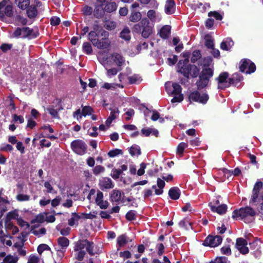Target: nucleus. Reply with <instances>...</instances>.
Returning a JSON list of instances; mask_svg holds the SVG:
<instances>
[{
	"label": "nucleus",
	"instance_id": "obj_34",
	"mask_svg": "<svg viewBox=\"0 0 263 263\" xmlns=\"http://www.w3.org/2000/svg\"><path fill=\"white\" fill-rule=\"evenodd\" d=\"M18 259L17 256H13L9 254L5 256L2 263H17Z\"/></svg>",
	"mask_w": 263,
	"mask_h": 263
},
{
	"label": "nucleus",
	"instance_id": "obj_19",
	"mask_svg": "<svg viewBox=\"0 0 263 263\" xmlns=\"http://www.w3.org/2000/svg\"><path fill=\"white\" fill-rule=\"evenodd\" d=\"M234 42L230 37L226 38L220 44V48L223 50L228 51L234 46Z\"/></svg>",
	"mask_w": 263,
	"mask_h": 263
},
{
	"label": "nucleus",
	"instance_id": "obj_9",
	"mask_svg": "<svg viewBox=\"0 0 263 263\" xmlns=\"http://www.w3.org/2000/svg\"><path fill=\"white\" fill-rule=\"evenodd\" d=\"M248 245L247 241L241 237L236 239L235 247L240 253L243 255H246L249 253V248L247 247Z\"/></svg>",
	"mask_w": 263,
	"mask_h": 263
},
{
	"label": "nucleus",
	"instance_id": "obj_55",
	"mask_svg": "<svg viewBox=\"0 0 263 263\" xmlns=\"http://www.w3.org/2000/svg\"><path fill=\"white\" fill-rule=\"evenodd\" d=\"M50 249L48 245L44 243L40 245L37 248V252L41 254L45 250H49Z\"/></svg>",
	"mask_w": 263,
	"mask_h": 263
},
{
	"label": "nucleus",
	"instance_id": "obj_43",
	"mask_svg": "<svg viewBox=\"0 0 263 263\" xmlns=\"http://www.w3.org/2000/svg\"><path fill=\"white\" fill-rule=\"evenodd\" d=\"M95 214H96V213L94 211L93 212V214L91 212H90L89 213H81L79 214L80 215V219L84 218L86 219H92L96 217Z\"/></svg>",
	"mask_w": 263,
	"mask_h": 263
},
{
	"label": "nucleus",
	"instance_id": "obj_51",
	"mask_svg": "<svg viewBox=\"0 0 263 263\" xmlns=\"http://www.w3.org/2000/svg\"><path fill=\"white\" fill-rule=\"evenodd\" d=\"M123 152L121 149L116 148L110 150L108 153V156L109 157L112 158L117 156L118 155H122Z\"/></svg>",
	"mask_w": 263,
	"mask_h": 263
},
{
	"label": "nucleus",
	"instance_id": "obj_35",
	"mask_svg": "<svg viewBox=\"0 0 263 263\" xmlns=\"http://www.w3.org/2000/svg\"><path fill=\"white\" fill-rule=\"evenodd\" d=\"M129 153L132 156H134L136 155L139 156L141 154L140 147L136 145H133L130 147Z\"/></svg>",
	"mask_w": 263,
	"mask_h": 263
},
{
	"label": "nucleus",
	"instance_id": "obj_25",
	"mask_svg": "<svg viewBox=\"0 0 263 263\" xmlns=\"http://www.w3.org/2000/svg\"><path fill=\"white\" fill-rule=\"evenodd\" d=\"M19 215L16 210L8 212L6 216L5 223L10 221L12 219L16 220L18 217Z\"/></svg>",
	"mask_w": 263,
	"mask_h": 263
},
{
	"label": "nucleus",
	"instance_id": "obj_38",
	"mask_svg": "<svg viewBox=\"0 0 263 263\" xmlns=\"http://www.w3.org/2000/svg\"><path fill=\"white\" fill-rule=\"evenodd\" d=\"M49 107H53L55 108V109L59 111H60L61 110L63 109V107L62 105L61 100L58 98L55 99L53 101L52 105L49 106Z\"/></svg>",
	"mask_w": 263,
	"mask_h": 263
},
{
	"label": "nucleus",
	"instance_id": "obj_49",
	"mask_svg": "<svg viewBox=\"0 0 263 263\" xmlns=\"http://www.w3.org/2000/svg\"><path fill=\"white\" fill-rule=\"evenodd\" d=\"M172 86L173 88V90L172 91L173 94L175 95L181 94L182 88L179 84L174 83L172 84Z\"/></svg>",
	"mask_w": 263,
	"mask_h": 263
},
{
	"label": "nucleus",
	"instance_id": "obj_60",
	"mask_svg": "<svg viewBox=\"0 0 263 263\" xmlns=\"http://www.w3.org/2000/svg\"><path fill=\"white\" fill-rule=\"evenodd\" d=\"M12 48V44L3 43L0 46V49L4 52H7Z\"/></svg>",
	"mask_w": 263,
	"mask_h": 263
},
{
	"label": "nucleus",
	"instance_id": "obj_64",
	"mask_svg": "<svg viewBox=\"0 0 263 263\" xmlns=\"http://www.w3.org/2000/svg\"><path fill=\"white\" fill-rule=\"evenodd\" d=\"M22 35V28L17 27L13 33L12 37L18 38Z\"/></svg>",
	"mask_w": 263,
	"mask_h": 263
},
{
	"label": "nucleus",
	"instance_id": "obj_48",
	"mask_svg": "<svg viewBox=\"0 0 263 263\" xmlns=\"http://www.w3.org/2000/svg\"><path fill=\"white\" fill-rule=\"evenodd\" d=\"M45 221V217L42 213L38 214L35 217V218L31 220V223H35L36 222L43 223Z\"/></svg>",
	"mask_w": 263,
	"mask_h": 263
},
{
	"label": "nucleus",
	"instance_id": "obj_22",
	"mask_svg": "<svg viewBox=\"0 0 263 263\" xmlns=\"http://www.w3.org/2000/svg\"><path fill=\"white\" fill-rule=\"evenodd\" d=\"M27 16L30 18H35L37 15V10L35 5H29L27 9Z\"/></svg>",
	"mask_w": 263,
	"mask_h": 263
},
{
	"label": "nucleus",
	"instance_id": "obj_63",
	"mask_svg": "<svg viewBox=\"0 0 263 263\" xmlns=\"http://www.w3.org/2000/svg\"><path fill=\"white\" fill-rule=\"evenodd\" d=\"M13 149V146L9 144H7L5 145L0 146L1 152H11Z\"/></svg>",
	"mask_w": 263,
	"mask_h": 263
},
{
	"label": "nucleus",
	"instance_id": "obj_6",
	"mask_svg": "<svg viewBox=\"0 0 263 263\" xmlns=\"http://www.w3.org/2000/svg\"><path fill=\"white\" fill-rule=\"evenodd\" d=\"M239 70L241 72H246L247 74H251L256 70V65L250 60L245 59L240 61Z\"/></svg>",
	"mask_w": 263,
	"mask_h": 263
},
{
	"label": "nucleus",
	"instance_id": "obj_21",
	"mask_svg": "<svg viewBox=\"0 0 263 263\" xmlns=\"http://www.w3.org/2000/svg\"><path fill=\"white\" fill-rule=\"evenodd\" d=\"M171 27L169 25L163 26L159 31L160 36L163 39H167L171 33Z\"/></svg>",
	"mask_w": 263,
	"mask_h": 263
},
{
	"label": "nucleus",
	"instance_id": "obj_1",
	"mask_svg": "<svg viewBox=\"0 0 263 263\" xmlns=\"http://www.w3.org/2000/svg\"><path fill=\"white\" fill-rule=\"evenodd\" d=\"M214 75V68L210 67H202L201 71L199 72V79L196 82L197 90L191 92L189 96L190 102H198L205 104L209 99V96L206 92L201 95L199 91L206 88L209 84L211 78Z\"/></svg>",
	"mask_w": 263,
	"mask_h": 263
},
{
	"label": "nucleus",
	"instance_id": "obj_8",
	"mask_svg": "<svg viewBox=\"0 0 263 263\" xmlns=\"http://www.w3.org/2000/svg\"><path fill=\"white\" fill-rule=\"evenodd\" d=\"M222 241V238L219 235L213 236L209 235L204 239L203 245L204 246L215 247L219 246Z\"/></svg>",
	"mask_w": 263,
	"mask_h": 263
},
{
	"label": "nucleus",
	"instance_id": "obj_53",
	"mask_svg": "<svg viewBox=\"0 0 263 263\" xmlns=\"http://www.w3.org/2000/svg\"><path fill=\"white\" fill-rule=\"evenodd\" d=\"M208 16L210 17L213 16L216 20L221 21L222 20L223 16L217 11H210L208 13Z\"/></svg>",
	"mask_w": 263,
	"mask_h": 263
},
{
	"label": "nucleus",
	"instance_id": "obj_56",
	"mask_svg": "<svg viewBox=\"0 0 263 263\" xmlns=\"http://www.w3.org/2000/svg\"><path fill=\"white\" fill-rule=\"evenodd\" d=\"M140 79V77L138 74H135L132 76L128 77L129 83L130 84H133L136 83V82Z\"/></svg>",
	"mask_w": 263,
	"mask_h": 263
},
{
	"label": "nucleus",
	"instance_id": "obj_23",
	"mask_svg": "<svg viewBox=\"0 0 263 263\" xmlns=\"http://www.w3.org/2000/svg\"><path fill=\"white\" fill-rule=\"evenodd\" d=\"M28 20L20 15H16L13 17V23L15 26H25L27 24Z\"/></svg>",
	"mask_w": 263,
	"mask_h": 263
},
{
	"label": "nucleus",
	"instance_id": "obj_7",
	"mask_svg": "<svg viewBox=\"0 0 263 263\" xmlns=\"http://www.w3.org/2000/svg\"><path fill=\"white\" fill-rule=\"evenodd\" d=\"M70 146L72 151L78 155H83L86 153L87 146L82 140H73Z\"/></svg>",
	"mask_w": 263,
	"mask_h": 263
},
{
	"label": "nucleus",
	"instance_id": "obj_57",
	"mask_svg": "<svg viewBox=\"0 0 263 263\" xmlns=\"http://www.w3.org/2000/svg\"><path fill=\"white\" fill-rule=\"evenodd\" d=\"M227 258L224 256L216 257L214 260L211 261L209 263H228Z\"/></svg>",
	"mask_w": 263,
	"mask_h": 263
},
{
	"label": "nucleus",
	"instance_id": "obj_18",
	"mask_svg": "<svg viewBox=\"0 0 263 263\" xmlns=\"http://www.w3.org/2000/svg\"><path fill=\"white\" fill-rule=\"evenodd\" d=\"M168 194L171 199L176 200L180 198V190L176 186L172 187L169 190Z\"/></svg>",
	"mask_w": 263,
	"mask_h": 263
},
{
	"label": "nucleus",
	"instance_id": "obj_54",
	"mask_svg": "<svg viewBox=\"0 0 263 263\" xmlns=\"http://www.w3.org/2000/svg\"><path fill=\"white\" fill-rule=\"evenodd\" d=\"M148 19L151 21L152 22H154L156 21V11L154 10H149L148 11L147 13Z\"/></svg>",
	"mask_w": 263,
	"mask_h": 263
},
{
	"label": "nucleus",
	"instance_id": "obj_36",
	"mask_svg": "<svg viewBox=\"0 0 263 263\" xmlns=\"http://www.w3.org/2000/svg\"><path fill=\"white\" fill-rule=\"evenodd\" d=\"M105 11L112 12L117 9V5L115 2H110L106 4L104 8Z\"/></svg>",
	"mask_w": 263,
	"mask_h": 263
},
{
	"label": "nucleus",
	"instance_id": "obj_40",
	"mask_svg": "<svg viewBox=\"0 0 263 263\" xmlns=\"http://www.w3.org/2000/svg\"><path fill=\"white\" fill-rule=\"evenodd\" d=\"M83 51L87 54H90L92 52V48L91 44L89 42H84L82 46Z\"/></svg>",
	"mask_w": 263,
	"mask_h": 263
},
{
	"label": "nucleus",
	"instance_id": "obj_61",
	"mask_svg": "<svg viewBox=\"0 0 263 263\" xmlns=\"http://www.w3.org/2000/svg\"><path fill=\"white\" fill-rule=\"evenodd\" d=\"M232 77L238 84H239L243 79V76L238 72L233 73L232 75Z\"/></svg>",
	"mask_w": 263,
	"mask_h": 263
},
{
	"label": "nucleus",
	"instance_id": "obj_12",
	"mask_svg": "<svg viewBox=\"0 0 263 263\" xmlns=\"http://www.w3.org/2000/svg\"><path fill=\"white\" fill-rule=\"evenodd\" d=\"M262 186V183L261 181L257 182L253 187L252 191V196L250 199V203H254L257 201L259 197V193L260 189Z\"/></svg>",
	"mask_w": 263,
	"mask_h": 263
},
{
	"label": "nucleus",
	"instance_id": "obj_10",
	"mask_svg": "<svg viewBox=\"0 0 263 263\" xmlns=\"http://www.w3.org/2000/svg\"><path fill=\"white\" fill-rule=\"evenodd\" d=\"M229 74L228 72H223L220 73L219 76L215 79L219 84L218 88L224 90L226 88L229 87L227 84V81Z\"/></svg>",
	"mask_w": 263,
	"mask_h": 263
},
{
	"label": "nucleus",
	"instance_id": "obj_4",
	"mask_svg": "<svg viewBox=\"0 0 263 263\" xmlns=\"http://www.w3.org/2000/svg\"><path fill=\"white\" fill-rule=\"evenodd\" d=\"M133 33L141 34L145 39L148 38L153 32V26L147 17H143L139 22L135 24L132 28Z\"/></svg>",
	"mask_w": 263,
	"mask_h": 263
},
{
	"label": "nucleus",
	"instance_id": "obj_50",
	"mask_svg": "<svg viewBox=\"0 0 263 263\" xmlns=\"http://www.w3.org/2000/svg\"><path fill=\"white\" fill-rule=\"evenodd\" d=\"M122 174L120 169L113 168L111 170L110 176L111 177L116 180L120 178V176Z\"/></svg>",
	"mask_w": 263,
	"mask_h": 263
},
{
	"label": "nucleus",
	"instance_id": "obj_14",
	"mask_svg": "<svg viewBox=\"0 0 263 263\" xmlns=\"http://www.w3.org/2000/svg\"><path fill=\"white\" fill-rule=\"evenodd\" d=\"M143 18H142V14L140 12L137 10L130 9V13L129 16V22L133 23H138Z\"/></svg>",
	"mask_w": 263,
	"mask_h": 263
},
{
	"label": "nucleus",
	"instance_id": "obj_13",
	"mask_svg": "<svg viewBox=\"0 0 263 263\" xmlns=\"http://www.w3.org/2000/svg\"><path fill=\"white\" fill-rule=\"evenodd\" d=\"M13 15V6L12 5H8L5 7L4 10L0 11V20L4 22L5 15L7 17H12Z\"/></svg>",
	"mask_w": 263,
	"mask_h": 263
},
{
	"label": "nucleus",
	"instance_id": "obj_46",
	"mask_svg": "<svg viewBox=\"0 0 263 263\" xmlns=\"http://www.w3.org/2000/svg\"><path fill=\"white\" fill-rule=\"evenodd\" d=\"M125 218L128 221H133L136 219V211L130 210L125 215Z\"/></svg>",
	"mask_w": 263,
	"mask_h": 263
},
{
	"label": "nucleus",
	"instance_id": "obj_26",
	"mask_svg": "<svg viewBox=\"0 0 263 263\" xmlns=\"http://www.w3.org/2000/svg\"><path fill=\"white\" fill-rule=\"evenodd\" d=\"M118 112L119 110L117 108L114 109H111L110 116L108 117L105 122V124L108 127L110 126L112 121L116 118V114Z\"/></svg>",
	"mask_w": 263,
	"mask_h": 263
},
{
	"label": "nucleus",
	"instance_id": "obj_59",
	"mask_svg": "<svg viewBox=\"0 0 263 263\" xmlns=\"http://www.w3.org/2000/svg\"><path fill=\"white\" fill-rule=\"evenodd\" d=\"M16 199L19 201H28L30 199V196L28 195L19 194L16 196Z\"/></svg>",
	"mask_w": 263,
	"mask_h": 263
},
{
	"label": "nucleus",
	"instance_id": "obj_52",
	"mask_svg": "<svg viewBox=\"0 0 263 263\" xmlns=\"http://www.w3.org/2000/svg\"><path fill=\"white\" fill-rule=\"evenodd\" d=\"M213 58L211 56L204 57L203 59V67H209L213 62Z\"/></svg>",
	"mask_w": 263,
	"mask_h": 263
},
{
	"label": "nucleus",
	"instance_id": "obj_62",
	"mask_svg": "<svg viewBox=\"0 0 263 263\" xmlns=\"http://www.w3.org/2000/svg\"><path fill=\"white\" fill-rule=\"evenodd\" d=\"M83 14L85 15H90L92 14V8L88 6H85L83 9Z\"/></svg>",
	"mask_w": 263,
	"mask_h": 263
},
{
	"label": "nucleus",
	"instance_id": "obj_32",
	"mask_svg": "<svg viewBox=\"0 0 263 263\" xmlns=\"http://www.w3.org/2000/svg\"><path fill=\"white\" fill-rule=\"evenodd\" d=\"M15 3L20 9L25 10L30 5V0H15Z\"/></svg>",
	"mask_w": 263,
	"mask_h": 263
},
{
	"label": "nucleus",
	"instance_id": "obj_11",
	"mask_svg": "<svg viewBox=\"0 0 263 263\" xmlns=\"http://www.w3.org/2000/svg\"><path fill=\"white\" fill-rule=\"evenodd\" d=\"M99 185L102 191L105 189H111L114 187V184L111 179L108 177L103 178L100 180Z\"/></svg>",
	"mask_w": 263,
	"mask_h": 263
},
{
	"label": "nucleus",
	"instance_id": "obj_27",
	"mask_svg": "<svg viewBox=\"0 0 263 263\" xmlns=\"http://www.w3.org/2000/svg\"><path fill=\"white\" fill-rule=\"evenodd\" d=\"M103 22L104 23V27L107 30H114L117 27V23L115 21L107 20L104 18Z\"/></svg>",
	"mask_w": 263,
	"mask_h": 263
},
{
	"label": "nucleus",
	"instance_id": "obj_5",
	"mask_svg": "<svg viewBox=\"0 0 263 263\" xmlns=\"http://www.w3.org/2000/svg\"><path fill=\"white\" fill-rule=\"evenodd\" d=\"M256 215V212L253 208L247 206L245 208H241L239 209L234 210L232 213V218L234 219L240 218L245 222L249 223L254 220V216Z\"/></svg>",
	"mask_w": 263,
	"mask_h": 263
},
{
	"label": "nucleus",
	"instance_id": "obj_47",
	"mask_svg": "<svg viewBox=\"0 0 263 263\" xmlns=\"http://www.w3.org/2000/svg\"><path fill=\"white\" fill-rule=\"evenodd\" d=\"M93 112L92 108L90 106H85L83 107L82 110V115L85 117L87 115H90Z\"/></svg>",
	"mask_w": 263,
	"mask_h": 263
},
{
	"label": "nucleus",
	"instance_id": "obj_30",
	"mask_svg": "<svg viewBox=\"0 0 263 263\" xmlns=\"http://www.w3.org/2000/svg\"><path fill=\"white\" fill-rule=\"evenodd\" d=\"M111 56L113 61L118 66H121L123 65L124 62V60L121 54L118 53H114Z\"/></svg>",
	"mask_w": 263,
	"mask_h": 263
},
{
	"label": "nucleus",
	"instance_id": "obj_41",
	"mask_svg": "<svg viewBox=\"0 0 263 263\" xmlns=\"http://www.w3.org/2000/svg\"><path fill=\"white\" fill-rule=\"evenodd\" d=\"M201 58V52L199 50H195L192 53V57L191 59V62L192 63H196Z\"/></svg>",
	"mask_w": 263,
	"mask_h": 263
},
{
	"label": "nucleus",
	"instance_id": "obj_42",
	"mask_svg": "<svg viewBox=\"0 0 263 263\" xmlns=\"http://www.w3.org/2000/svg\"><path fill=\"white\" fill-rule=\"evenodd\" d=\"M188 144L186 143H180L177 147L176 153L180 155H183L184 151V149L186 148Z\"/></svg>",
	"mask_w": 263,
	"mask_h": 263
},
{
	"label": "nucleus",
	"instance_id": "obj_17",
	"mask_svg": "<svg viewBox=\"0 0 263 263\" xmlns=\"http://www.w3.org/2000/svg\"><path fill=\"white\" fill-rule=\"evenodd\" d=\"M176 5L174 0H167L165 5V12L172 14L175 11Z\"/></svg>",
	"mask_w": 263,
	"mask_h": 263
},
{
	"label": "nucleus",
	"instance_id": "obj_16",
	"mask_svg": "<svg viewBox=\"0 0 263 263\" xmlns=\"http://www.w3.org/2000/svg\"><path fill=\"white\" fill-rule=\"evenodd\" d=\"M122 193L119 190H113L110 194V200L112 202L119 203L122 198Z\"/></svg>",
	"mask_w": 263,
	"mask_h": 263
},
{
	"label": "nucleus",
	"instance_id": "obj_28",
	"mask_svg": "<svg viewBox=\"0 0 263 263\" xmlns=\"http://www.w3.org/2000/svg\"><path fill=\"white\" fill-rule=\"evenodd\" d=\"M204 45L208 49H210L214 47V39L210 34H206L204 36Z\"/></svg>",
	"mask_w": 263,
	"mask_h": 263
},
{
	"label": "nucleus",
	"instance_id": "obj_45",
	"mask_svg": "<svg viewBox=\"0 0 263 263\" xmlns=\"http://www.w3.org/2000/svg\"><path fill=\"white\" fill-rule=\"evenodd\" d=\"M47 110L48 111L49 114L53 118L59 119L60 117L59 115V111L55 109L53 107H48L47 108Z\"/></svg>",
	"mask_w": 263,
	"mask_h": 263
},
{
	"label": "nucleus",
	"instance_id": "obj_15",
	"mask_svg": "<svg viewBox=\"0 0 263 263\" xmlns=\"http://www.w3.org/2000/svg\"><path fill=\"white\" fill-rule=\"evenodd\" d=\"M211 210L213 212H216L219 214H224L227 210V205L226 204H221L218 206L213 205L212 203H209Z\"/></svg>",
	"mask_w": 263,
	"mask_h": 263
},
{
	"label": "nucleus",
	"instance_id": "obj_3",
	"mask_svg": "<svg viewBox=\"0 0 263 263\" xmlns=\"http://www.w3.org/2000/svg\"><path fill=\"white\" fill-rule=\"evenodd\" d=\"M189 58H185L184 60H180L177 64V72L182 74L184 77L197 78L199 74L200 69L194 64H189Z\"/></svg>",
	"mask_w": 263,
	"mask_h": 263
},
{
	"label": "nucleus",
	"instance_id": "obj_20",
	"mask_svg": "<svg viewBox=\"0 0 263 263\" xmlns=\"http://www.w3.org/2000/svg\"><path fill=\"white\" fill-rule=\"evenodd\" d=\"M33 30L32 29H30L28 27H22V38H27L29 37H32L35 38L37 36V34L33 33Z\"/></svg>",
	"mask_w": 263,
	"mask_h": 263
},
{
	"label": "nucleus",
	"instance_id": "obj_24",
	"mask_svg": "<svg viewBox=\"0 0 263 263\" xmlns=\"http://www.w3.org/2000/svg\"><path fill=\"white\" fill-rule=\"evenodd\" d=\"M72 217L68 220V224L72 227L74 225H78V221L80 219V215L76 212H73L71 213Z\"/></svg>",
	"mask_w": 263,
	"mask_h": 263
},
{
	"label": "nucleus",
	"instance_id": "obj_39",
	"mask_svg": "<svg viewBox=\"0 0 263 263\" xmlns=\"http://www.w3.org/2000/svg\"><path fill=\"white\" fill-rule=\"evenodd\" d=\"M105 12V10L103 8L100 7H96L93 10V15L97 18H101Z\"/></svg>",
	"mask_w": 263,
	"mask_h": 263
},
{
	"label": "nucleus",
	"instance_id": "obj_33",
	"mask_svg": "<svg viewBox=\"0 0 263 263\" xmlns=\"http://www.w3.org/2000/svg\"><path fill=\"white\" fill-rule=\"evenodd\" d=\"M87 242V239L79 240L75 243L74 251H78L79 250H82V249L86 247Z\"/></svg>",
	"mask_w": 263,
	"mask_h": 263
},
{
	"label": "nucleus",
	"instance_id": "obj_2",
	"mask_svg": "<svg viewBox=\"0 0 263 263\" xmlns=\"http://www.w3.org/2000/svg\"><path fill=\"white\" fill-rule=\"evenodd\" d=\"M109 32L102 28L98 33L95 31H90L88 33V40L92 45L100 49H105L110 46V41L108 39Z\"/></svg>",
	"mask_w": 263,
	"mask_h": 263
},
{
	"label": "nucleus",
	"instance_id": "obj_29",
	"mask_svg": "<svg viewBox=\"0 0 263 263\" xmlns=\"http://www.w3.org/2000/svg\"><path fill=\"white\" fill-rule=\"evenodd\" d=\"M58 245L62 249H66L69 245V239L64 236L60 237L57 239Z\"/></svg>",
	"mask_w": 263,
	"mask_h": 263
},
{
	"label": "nucleus",
	"instance_id": "obj_37",
	"mask_svg": "<svg viewBox=\"0 0 263 263\" xmlns=\"http://www.w3.org/2000/svg\"><path fill=\"white\" fill-rule=\"evenodd\" d=\"M120 37L125 41H129L130 40V30L128 28H124L120 32Z\"/></svg>",
	"mask_w": 263,
	"mask_h": 263
},
{
	"label": "nucleus",
	"instance_id": "obj_31",
	"mask_svg": "<svg viewBox=\"0 0 263 263\" xmlns=\"http://www.w3.org/2000/svg\"><path fill=\"white\" fill-rule=\"evenodd\" d=\"M128 242L127 237L125 234H122L118 237L117 244L119 248H121Z\"/></svg>",
	"mask_w": 263,
	"mask_h": 263
},
{
	"label": "nucleus",
	"instance_id": "obj_44",
	"mask_svg": "<svg viewBox=\"0 0 263 263\" xmlns=\"http://www.w3.org/2000/svg\"><path fill=\"white\" fill-rule=\"evenodd\" d=\"M85 248L87 252L90 255L92 256L95 254L93 252L94 243L92 241H90L87 240Z\"/></svg>",
	"mask_w": 263,
	"mask_h": 263
},
{
	"label": "nucleus",
	"instance_id": "obj_58",
	"mask_svg": "<svg viewBox=\"0 0 263 263\" xmlns=\"http://www.w3.org/2000/svg\"><path fill=\"white\" fill-rule=\"evenodd\" d=\"M93 173L95 175H98L99 174L103 173L105 171V168L101 165H97L93 169Z\"/></svg>",
	"mask_w": 263,
	"mask_h": 263
}]
</instances>
